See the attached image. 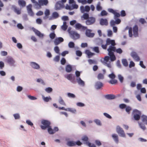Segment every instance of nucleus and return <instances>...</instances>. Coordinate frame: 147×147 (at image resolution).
<instances>
[{"label": "nucleus", "instance_id": "44", "mask_svg": "<svg viewBox=\"0 0 147 147\" xmlns=\"http://www.w3.org/2000/svg\"><path fill=\"white\" fill-rule=\"evenodd\" d=\"M96 42L97 44L98 45H101L103 43V40L100 38L97 39L96 40Z\"/></svg>", "mask_w": 147, "mask_h": 147}, {"label": "nucleus", "instance_id": "12", "mask_svg": "<svg viewBox=\"0 0 147 147\" xmlns=\"http://www.w3.org/2000/svg\"><path fill=\"white\" fill-rule=\"evenodd\" d=\"M32 5L30 4L26 7L28 13V15L31 16H33L34 15V13L32 9Z\"/></svg>", "mask_w": 147, "mask_h": 147}, {"label": "nucleus", "instance_id": "17", "mask_svg": "<svg viewBox=\"0 0 147 147\" xmlns=\"http://www.w3.org/2000/svg\"><path fill=\"white\" fill-rule=\"evenodd\" d=\"M92 30H91L88 29L86 30V35L88 37H94V34L93 33H91Z\"/></svg>", "mask_w": 147, "mask_h": 147}, {"label": "nucleus", "instance_id": "35", "mask_svg": "<svg viewBox=\"0 0 147 147\" xmlns=\"http://www.w3.org/2000/svg\"><path fill=\"white\" fill-rule=\"evenodd\" d=\"M13 116L15 120H19L21 118L20 114L18 113L14 114Z\"/></svg>", "mask_w": 147, "mask_h": 147}, {"label": "nucleus", "instance_id": "46", "mask_svg": "<svg viewBox=\"0 0 147 147\" xmlns=\"http://www.w3.org/2000/svg\"><path fill=\"white\" fill-rule=\"evenodd\" d=\"M88 137L86 136H83L82 138V140L86 142H86H88Z\"/></svg>", "mask_w": 147, "mask_h": 147}, {"label": "nucleus", "instance_id": "8", "mask_svg": "<svg viewBox=\"0 0 147 147\" xmlns=\"http://www.w3.org/2000/svg\"><path fill=\"white\" fill-rule=\"evenodd\" d=\"M30 65L34 69L39 70L40 69V65L35 62H30Z\"/></svg>", "mask_w": 147, "mask_h": 147}, {"label": "nucleus", "instance_id": "55", "mask_svg": "<svg viewBox=\"0 0 147 147\" xmlns=\"http://www.w3.org/2000/svg\"><path fill=\"white\" fill-rule=\"evenodd\" d=\"M78 1L79 3H82V4H86L87 3L86 0H78Z\"/></svg>", "mask_w": 147, "mask_h": 147}, {"label": "nucleus", "instance_id": "61", "mask_svg": "<svg viewBox=\"0 0 147 147\" xmlns=\"http://www.w3.org/2000/svg\"><path fill=\"white\" fill-rule=\"evenodd\" d=\"M27 96L31 100H35L37 99L36 97L30 95H28Z\"/></svg>", "mask_w": 147, "mask_h": 147}, {"label": "nucleus", "instance_id": "31", "mask_svg": "<svg viewBox=\"0 0 147 147\" xmlns=\"http://www.w3.org/2000/svg\"><path fill=\"white\" fill-rule=\"evenodd\" d=\"M52 16L54 19H56L59 17V13L57 12H54L52 13Z\"/></svg>", "mask_w": 147, "mask_h": 147}, {"label": "nucleus", "instance_id": "13", "mask_svg": "<svg viewBox=\"0 0 147 147\" xmlns=\"http://www.w3.org/2000/svg\"><path fill=\"white\" fill-rule=\"evenodd\" d=\"M130 55L133 59L136 61H140V58L136 52L134 51L132 52L131 53Z\"/></svg>", "mask_w": 147, "mask_h": 147}, {"label": "nucleus", "instance_id": "63", "mask_svg": "<svg viewBox=\"0 0 147 147\" xmlns=\"http://www.w3.org/2000/svg\"><path fill=\"white\" fill-rule=\"evenodd\" d=\"M71 7H72V10L74 9H77L78 7V5L75 4H72L71 5Z\"/></svg>", "mask_w": 147, "mask_h": 147}, {"label": "nucleus", "instance_id": "57", "mask_svg": "<svg viewBox=\"0 0 147 147\" xmlns=\"http://www.w3.org/2000/svg\"><path fill=\"white\" fill-rule=\"evenodd\" d=\"M109 82L111 84H115L117 82V80L115 79H112Z\"/></svg>", "mask_w": 147, "mask_h": 147}, {"label": "nucleus", "instance_id": "30", "mask_svg": "<svg viewBox=\"0 0 147 147\" xmlns=\"http://www.w3.org/2000/svg\"><path fill=\"white\" fill-rule=\"evenodd\" d=\"M67 111H69L74 114H76L77 111L75 109L71 108H67Z\"/></svg>", "mask_w": 147, "mask_h": 147}, {"label": "nucleus", "instance_id": "5", "mask_svg": "<svg viewBox=\"0 0 147 147\" xmlns=\"http://www.w3.org/2000/svg\"><path fill=\"white\" fill-rule=\"evenodd\" d=\"M70 36L73 40H76L78 39L80 37V35L76 32L71 30L70 32Z\"/></svg>", "mask_w": 147, "mask_h": 147}, {"label": "nucleus", "instance_id": "11", "mask_svg": "<svg viewBox=\"0 0 147 147\" xmlns=\"http://www.w3.org/2000/svg\"><path fill=\"white\" fill-rule=\"evenodd\" d=\"M80 9L81 12L82 13L85 12H88L90 9V7L88 5H86L84 7L83 6H81L80 7Z\"/></svg>", "mask_w": 147, "mask_h": 147}, {"label": "nucleus", "instance_id": "9", "mask_svg": "<svg viewBox=\"0 0 147 147\" xmlns=\"http://www.w3.org/2000/svg\"><path fill=\"white\" fill-rule=\"evenodd\" d=\"M63 7V3L61 1L57 2L55 6V9L56 10H59Z\"/></svg>", "mask_w": 147, "mask_h": 147}, {"label": "nucleus", "instance_id": "40", "mask_svg": "<svg viewBox=\"0 0 147 147\" xmlns=\"http://www.w3.org/2000/svg\"><path fill=\"white\" fill-rule=\"evenodd\" d=\"M138 123L140 127L143 130H145L146 129V128L144 124H143L142 123L139 122H138Z\"/></svg>", "mask_w": 147, "mask_h": 147}, {"label": "nucleus", "instance_id": "45", "mask_svg": "<svg viewBox=\"0 0 147 147\" xmlns=\"http://www.w3.org/2000/svg\"><path fill=\"white\" fill-rule=\"evenodd\" d=\"M68 47L70 48H73L74 47L75 44L72 42H69L68 44Z\"/></svg>", "mask_w": 147, "mask_h": 147}, {"label": "nucleus", "instance_id": "43", "mask_svg": "<svg viewBox=\"0 0 147 147\" xmlns=\"http://www.w3.org/2000/svg\"><path fill=\"white\" fill-rule=\"evenodd\" d=\"M113 52H116L117 53L121 54L123 52L121 48H118L117 49H116L115 47V50L114 51H112ZM114 53V52H113Z\"/></svg>", "mask_w": 147, "mask_h": 147}, {"label": "nucleus", "instance_id": "1", "mask_svg": "<svg viewBox=\"0 0 147 147\" xmlns=\"http://www.w3.org/2000/svg\"><path fill=\"white\" fill-rule=\"evenodd\" d=\"M106 42L107 45H111L107 50L108 52V55L109 56H105L104 58L101 59L100 61L104 65L107 66L109 68H110L111 67V62L109 61L110 58L111 61H113L116 59V57L112 51L115 50V47L114 46L116 44L115 40H111L109 38L107 39Z\"/></svg>", "mask_w": 147, "mask_h": 147}, {"label": "nucleus", "instance_id": "22", "mask_svg": "<svg viewBox=\"0 0 147 147\" xmlns=\"http://www.w3.org/2000/svg\"><path fill=\"white\" fill-rule=\"evenodd\" d=\"M48 3V0H38V5H46Z\"/></svg>", "mask_w": 147, "mask_h": 147}, {"label": "nucleus", "instance_id": "58", "mask_svg": "<svg viewBox=\"0 0 147 147\" xmlns=\"http://www.w3.org/2000/svg\"><path fill=\"white\" fill-rule=\"evenodd\" d=\"M76 78H80V71H78L76 70L75 73Z\"/></svg>", "mask_w": 147, "mask_h": 147}, {"label": "nucleus", "instance_id": "64", "mask_svg": "<svg viewBox=\"0 0 147 147\" xmlns=\"http://www.w3.org/2000/svg\"><path fill=\"white\" fill-rule=\"evenodd\" d=\"M108 13L105 10H102L100 13V15L102 16H106Z\"/></svg>", "mask_w": 147, "mask_h": 147}, {"label": "nucleus", "instance_id": "26", "mask_svg": "<svg viewBox=\"0 0 147 147\" xmlns=\"http://www.w3.org/2000/svg\"><path fill=\"white\" fill-rule=\"evenodd\" d=\"M105 97L108 99L111 100L115 99V97L114 95L111 94L106 95L105 96Z\"/></svg>", "mask_w": 147, "mask_h": 147}, {"label": "nucleus", "instance_id": "2", "mask_svg": "<svg viewBox=\"0 0 147 147\" xmlns=\"http://www.w3.org/2000/svg\"><path fill=\"white\" fill-rule=\"evenodd\" d=\"M138 27L137 25H135L133 28L130 27L129 29V35L130 37H131L133 35L135 37H137L138 36Z\"/></svg>", "mask_w": 147, "mask_h": 147}, {"label": "nucleus", "instance_id": "37", "mask_svg": "<svg viewBox=\"0 0 147 147\" xmlns=\"http://www.w3.org/2000/svg\"><path fill=\"white\" fill-rule=\"evenodd\" d=\"M42 99L44 101L46 102H48L49 100H51V98L50 96L45 97L44 95H42Z\"/></svg>", "mask_w": 147, "mask_h": 147}, {"label": "nucleus", "instance_id": "19", "mask_svg": "<svg viewBox=\"0 0 147 147\" xmlns=\"http://www.w3.org/2000/svg\"><path fill=\"white\" fill-rule=\"evenodd\" d=\"M102 86L103 84L101 82L99 81H97L96 82L95 84V88L96 89H100Z\"/></svg>", "mask_w": 147, "mask_h": 147}, {"label": "nucleus", "instance_id": "41", "mask_svg": "<svg viewBox=\"0 0 147 147\" xmlns=\"http://www.w3.org/2000/svg\"><path fill=\"white\" fill-rule=\"evenodd\" d=\"M67 96L69 98H74L76 97V96L75 94L70 92L67 93Z\"/></svg>", "mask_w": 147, "mask_h": 147}, {"label": "nucleus", "instance_id": "53", "mask_svg": "<svg viewBox=\"0 0 147 147\" xmlns=\"http://www.w3.org/2000/svg\"><path fill=\"white\" fill-rule=\"evenodd\" d=\"M45 91L48 93H51L52 92L53 89L52 88L50 87H48L45 88Z\"/></svg>", "mask_w": 147, "mask_h": 147}, {"label": "nucleus", "instance_id": "10", "mask_svg": "<svg viewBox=\"0 0 147 147\" xmlns=\"http://www.w3.org/2000/svg\"><path fill=\"white\" fill-rule=\"evenodd\" d=\"M96 21V19L93 17H90L86 21V23L87 25H92L94 24Z\"/></svg>", "mask_w": 147, "mask_h": 147}, {"label": "nucleus", "instance_id": "52", "mask_svg": "<svg viewBox=\"0 0 147 147\" xmlns=\"http://www.w3.org/2000/svg\"><path fill=\"white\" fill-rule=\"evenodd\" d=\"M104 78V75L100 73L98 75L97 78L98 80L103 79Z\"/></svg>", "mask_w": 147, "mask_h": 147}, {"label": "nucleus", "instance_id": "16", "mask_svg": "<svg viewBox=\"0 0 147 147\" xmlns=\"http://www.w3.org/2000/svg\"><path fill=\"white\" fill-rule=\"evenodd\" d=\"M112 138L115 142L117 144L119 143V139L118 135L116 134H113L112 135Z\"/></svg>", "mask_w": 147, "mask_h": 147}, {"label": "nucleus", "instance_id": "21", "mask_svg": "<svg viewBox=\"0 0 147 147\" xmlns=\"http://www.w3.org/2000/svg\"><path fill=\"white\" fill-rule=\"evenodd\" d=\"M76 80L79 85L82 86H84L85 82L84 81L81 79L80 77L76 78Z\"/></svg>", "mask_w": 147, "mask_h": 147}, {"label": "nucleus", "instance_id": "4", "mask_svg": "<svg viewBox=\"0 0 147 147\" xmlns=\"http://www.w3.org/2000/svg\"><path fill=\"white\" fill-rule=\"evenodd\" d=\"M116 131L120 137L123 138L126 137L124 131L120 126L118 125L117 126Z\"/></svg>", "mask_w": 147, "mask_h": 147}, {"label": "nucleus", "instance_id": "60", "mask_svg": "<svg viewBox=\"0 0 147 147\" xmlns=\"http://www.w3.org/2000/svg\"><path fill=\"white\" fill-rule=\"evenodd\" d=\"M76 105L77 106L79 107H83L85 106L84 104L81 102H77L76 103Z\"/></svg>", "mask_w": 147, "mask_h": 147}, {"label": "nucleus", "instance_id": "51", "mask_svg": "<svg viewBox=\"0 0 147 147\" xmlns=\"http://www.w3.org/2000/svg\"><path fill=\"white\" fill-rule=\"evenodd\" d=\"M54 50L55 52L57 54H59L60 50L58 46H55L54 48Z\"/></svg>", "mask_w": 147, "mask_h": 147}, {"label": "nucleus", "instance_id": "62", "mask_svg": "<svg viewBox=\"0 0 147 147\" xmlns=\"http://www.w3.org/2000/svg\"><path fill=\"white\" fill-rule=\"evenodd\" d=\"M92 49L94 51L97 53H99V48L98 47H94Z\"/></svg>", "mask_w": 147, "mask_h": 147}, {"label": "nucleus", "instance_id": "14", "mask_svg": "<svg viewBox=\"0 0 147 147\" xmlns=\"http://www.w3.org/2000/svg\"><path fill=\"white\" fill-rule=\"evenodd\" d=\"M63 41L64 39L62 37H59L56 38L55 39L54 41V43L55 45H57L60 44L61 42H63Z\"/></svg>", "mask_w": 147, "mask_h": 147}, {"label": "nucleus", "instance_id": "54", "mask_svg": "<svg viewBox=\"0 0 147 147\" xmlns=\"http://www.w3.org/2000/svg\"><path fill=\"white\" fill-rule=\"evenodd\" d=\"M60 60V57L59 55L56 56L53 59V60L55 62H58Z\"/></svg>", "mask_w": 147, "mask_h": 147}, {"label": "nucleus", "instance_id": "56", "mask_svg": "<svg viewBox=\"0 0 147 147\" xmlns=\"http://www.w3.org/2000/svg\"><path fill=\"white\" fill-rule=\"evenodd\" d=\"M118 78L120 82L122 83L123 80V77L121 75L119 74L118 76Z\"/></svg>", "mask_w": 147, "mask_h": 147}, {"label": "nucleus", "instance_id": "49", "mask_svg": "<svg viewBox=\"0 0 147 147\" xmlns=\"http://www.w3.org/2000/svg\"><path fill=\"white\" fill-rule=\"evenodd\" d=\"M48 128V131L49 134H53L54 133L53 129H52L50 126Z\"/></svg>", "mask_w": 147, "mask_h": 147}, {"label": "nucleus", "instance_id": "23", "mask_svg": "<svg viewBox=\"0 0 147 147\" xmlns=\"http://www.w3.org/2000/svg\"><path fill=\"white\" fill-rule=\"evenodd\" d=\"M93 121L97 126H101L102 125L101 121L98 119H94Z\"/></svg>", "mask_w": 147, "mask_h": 147}, {"label": "nucleus", "instance_id": "48", "mask_svg": "<svg viewBox=\"0 0 147 147\" xmlns=\"http://www.w3.org/2000/svg\"><path fill=\"white\" fill-rule=\"evenodd\" d=\"M88 62L90 64H95L96 63V61L94 60H93L91 59H88Z\"/></svg>", "mask_w": 147, "mask_h": 147}, {"label": "nucleus", "instance_id": "34", "mask_svg": "<svg viewBox=\"0 0 147 147\" xmlns=\"http://www.w3.org/2000/svg\"><path fill=\"white\" fill-rule=\"evenodd\" d=\"M67 23L65 22H63V25L61 26V29L64 31H65L67 28Z\"/></svg>", "mask_w": 147, "mask_h": 147}, {"label": "nucleus", "instance_id": "38", "mask_svg": "<svg viewBox=\"0 0 147 147\" xmlns=\"http://www.w3.org/2000/svg\"><path fill=\"white\" fill-rule=\"evenodd\" d=\"M73 75L71 74H69L65 75L64 76L65 78L69 80H71L72 78Z\"/></svg>", "mask_w": 147, "mask_h": 147}, {"label": "nucleus", "instance_id": "39", "mask_svg": "<svg viewBox=\"0 0 147 147\" xmlns=\"http://www.w3.org/2000/svg\"><path fill=\"white\" fill-rule=\"evenodd\" d=\"M142 121L144 122L147 125V116L143 115L141 117Z\"/></svg>", "mask_w": 147, "mask_h": 147}, {"label": "nucleus", "instance_id": "24", "mask_svg": "<svg viewBox=\"0 0 147 147\" xmlns=\"http://www.w3.org/2000/svg\"><path fill=\"white\" fill-rule=\"evenodd\" d=\"M12 8L13 9L14 11L17 14L19 15L21 14V10L18 8L17 7L15 6H13Z\"/></svg>", "mask_w": 147, "mask_h": 147}, {"label": "nucleus", "instance_id": "33", "mask_svg": "<svg viewBox=\"0 0 147 147\" xmlns=\"http://www.w3.org/2000/svg\"><path fill=\"white\" fill-rule=\"evenodd\" d=\"M58 101L59 103L61 105L64 106L66 105L65 102L61 96L59 97Z\"/></svg>", "mask_w": 147, "mask_h": 147}, {"label": "nucleus", "instance_id": "59", "mask_svg": "<svg viewBox=\"0 0 147 147\" xmlns=\"http://www.w3.org/2000/svg\"><path fill=\"white\" fill-rule=\"evenodd\" d=\"M86 144L89 147H96L95 144H92L91 143L89 142H86Z\"/></svg>", "mask_w": 147, "mask_h": 147}, {"label": "nucleus", "instance_id": "42", "mask_svg": "<svg viewBox=\"0 0 147 147\" xmlns=\"http://www.w3.org/2000/svg\"><path fill=\"white\" fill-rule=\"evenodd\" d=\"M122 62L123 64L125 67H127L128 65V63L126 59H123L122 60Z\"/></svg>", "mask_w": 147, "mask_h": 147}, {"label": "nucleus", "instance_id": "18", "mask_svg": "<svg viewBox=\"0 0 147 147\" xmlns=\"http://www.w3.org/2000/svg\"><path fill=\"white\" fill-rule=\"evenodd\" d=\"M75 27L76 29H82V30H85L87 27L82 26L81 24L80 23H77L75 25Z\"/></svg>", "mask_w": 147, "mask_h": 147}, {"label": "nucleus", "instance_id": "20", "mask_svg": "<svg viewBox=\"0 0 147 147\" xmlns=\"http://www.w3.org/2000/svg\"><path fill=\"white\" fill-rule=\"evenodd\" d=\"M100 24L102 26H107L108 24L107 20L106 19L103 18H101L100 20Z\"/></svg>", "mask_w": 147, "mask_h": 147}, {"label": "nucleus", "instance_id": "25", "mask_svg": "<svg viewBox=\"0 0 147 147\" xmlns=\"http://www.w3.org/2000/svg\"><path fill=\"white\" fill-rule=\"evenodd\" d=\"M96 10L98 11H100L102 10V8L101 6V3L100 2H98L96 6Z\"/></svg>", "mask_w": 147, "mask_h": 147}, {"label": "nucleus", "instance_id": "7", "mask_svg": "<svg viewBox=\"0 0 147 147\" xmlns=\"http://www.w3.org/2000/svg\"><path fill=\"white\" fill-rule=\"evenodd\" d=\"M134 117L136 120H138L140 118L141 112L137 109H135L133 111Z\"/></svg>", "mask_w": 147, "mask_h": 147}, {"label": "nucleus", "instance_id": "3", "mask_svg": "<svg viewBox=\"0 0 147 147\" xmlns=\"http://www.w3.org/2000/svg\"><path fill=\"white\" fill-rule=\"evenodd\" d=\"M41 123L43 125H42L40 126V127L42 129H46L47 128L50 127L51 123L48 120L42 119L41 121Z\"/></svg>", "mask_w": 147, "mask_h": 147}, {"label": "nucleus", "instance_id": "6", "mask_svg": "<svg viewBox=\"0 0 147 147\" xmlns=\"http://www.w3.org/2000/svg\"><path fill=\"white\" fill-rule=\"evenodd\" d=\"M6 61L7 63L11 66H15L16 65L15 61L14 59L11 57H7Z\"/></svg>", "mask_w": 147, "mask_h": 147}, {"label": "nucleus", "instance_id": "32", "mask_svg": "<svg viewBox=\"0 0 147 147\" xmlns=\"http://www.w3.org/2000/svg\"><path fill=\"white\" fill-rule=\"evenodd\" d=\"M67 145L69 146H72L76 145V142L73 141H69L67 142Z\"/></svg>", "mask_w": 147, "mask_h": 147}, {"label": "nucleus", "instance_id": "27", "mask_svg": "<svg viewBox=\"0 0 147 147\" xmlns=\"http://www.w3.org/2000/svg\"><path fill=\"white\" fill-rule=\"evenodd\" d=\"M85 53L87 55L88 58H90L94 55V53L90 51L89 50H87L85 51Z\"/></svg>", "mask_w": 147, "mask_h": 147}, {"label": "nucleus", "instance_id": "36", "mask_svg": "<svg viewBox=\"0 0 147 147\" xmlns=\"http://www.w3.org/2000/svg\"><path fill=\"white\" fill-rule=\"evenodd\" d=\"M89 17V14L87 13H84L83 15L81 16V18L82 20H87Z\"/></svg>", "mask_w": 147, "mask_h": 147}, {"label": "nucleus", "instance_id": "50", "mask_svg": "<svg viewBox=\"0 0 147 147\" xmlns=\"http://www.w3.org/2000/svg\"><path fill=\"white\" fill-rule=\"evenodd\" d=\"M37 82L40 83L44 85L45 84L44 81L41 79H38L36 80Z\"/></svg>", "mask_w": 147, "mask_h": 147}, {"label": "nucleus", "instance_id": "15", "mask_svg": "<svg viewBox=\"0 0 147 147\" xmlns=\"http://www.w3.org/2000/svg\"><path fill=\"white\" fill-rule=\"evenodd\" d=\"M32 29L35 34L39 37H43L44 36V34L41 33L39 31L36 29L32 27Z\"/></svg>", "mask_w": 147, "mask_h": 147}, {"label": "nucleus", "instance_id": "28", "mask_svg": "<svg viewBox=\"0 0 147 147\" xmlns=\"http://www.w3.org/2000/svg\"><path fill=\"white\" fill-rule=\"evenodd\" d=\"M72 70V67L70 65H68L65 67V70L68 73L71 72Z\"/></svg>", "mask_w": 147, "mask_h": 147}, {"label": "nucleus", "instance_id": "29", "mask_svg": "<svg viewBox=\"0 0 147 147\" xmlns=\"http://www.w3.org/2000/svg\"><path fill=\"white\" fill-rule=\"evenodd\" d=\"M19 5L22 7H24L26 5V2L23 0H19L18 1Z\"/></svg>", "mask_w": 147, "mask_h": 147}, {"label": "nucleus", "instance_id": "47", "mask_svg": "<svg viewBox=\"0 0 147 147\" xmlns=\"http://www.w3.org/2000/svg\"><path fill=\"white\" fill-rule=\"evenodd\" d=\"M56 36V35L54 33V32H52L49 35L50 38L51 39H54Z\"/></svg>", "mask_w": 147, "mask_h": 147}]
</instances>
